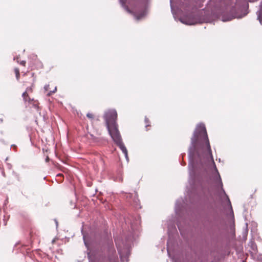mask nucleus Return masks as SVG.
<instances>
[{
    "instance_id": "obj_21",
    "label": "nucleus",
    "mask_w": 262,
    "mask_h": 262,
    "mask_svg": "<svg viewBox=\"0 0 262 262\" xmlns=\"http://www.w3.org/2000/svg\"><path fill=\"white\" fill-rule=\"evenodd\" d=\"M49 84H46L44 86V89L46 91H48L49 89Z\"/></svg>"
},
{
    "instance_id": "obj_14",
    "label": "nucleus",
    "mask_w": 262,
    "mask_h": 262,
    "mask_svg": "<svg viewBox=\"0 0 262 262\" xmlns=\"http://www.w3.org/2000/svg\"><path fill=\"white\" fill-rule=\"evenodd\" d=\"M104 115H117V111L114 109H111L108 110L107 112H105Z\"/></svg>"
},
{
    "instance_id": "obj_16",
    "label": "nucleus",
    "mask_w": 262,
    "mask_h": 262,
    "mask_svg": "<svg viewBox=\"0 0 262 262\" xmlns=\"http://www.w3.org/2000/svg\"><path fill=\"white\" fill-rule=\"evenodd\" d=\"M56 90H57V88H56V87H55L54 88V89H53V91H51L49 92H48V93L47 94V96H51L52 94L55 93Z\"/></svg>"
},
{
    "instance_id": "obj_12",
    "label": "nucleus",
    "mask_w": 262,
    "mask_h": 262,
    "mask_svg": "<svg viewBox=\"0 0 262 262\" xmlns=\"http://www.w3.org/2000/svg\"><path fill=\"white\" fill-rule=\"evenodd\" d=\"M118 147L121 150L123 154H126V152L127 151V150L124 145V143H123L122 141L118 142V143L116 144Z\"/></svg>"
},
{
    "instance_id": "obj_9",
    "label": "nucleus",
    "mask_w": 262,
    "mask_h": 262,
    "mask_svg": "<svg viewBox=\"0 0 262 262\" xmlns=\"http://www.w3.org/2000/svg\"><path fill=\"white\" fill-rule=\"evenodd\" d=\"M115 243L118 249V253L120 255V260L121 262H128V257L130 255V251L128 249H122L121 248L118 246L117 241L115 239Z\"/></svg>"
},
{
    "instance_id": "obj_7",
    "label": "nucleus",
    "mask_w": 262,
    "mask_h": 262,
    "mask_svg": "<svg viewBox=\"0 0 262 262\" xmlns=\"http://www.w3.org/2000/svg\"><path fill=\"white\" fill-rule=\"evenodd\" d=\"M122 198L125 199L129 204L137 207L139 205V200L138 199V194L135 193L134 195L130 193H127L122 191Z\"/></svg>"
},
{
    "instance_id": "obj_22",
    "label": "nucleus",
    "mask_w": 262,
    "mask_h": 262,
    "mask_svg": "<svg viewBox=\"0 0 262 262\" xmlns=\"http://www.w3.org/2000/svg\"><path fill=\"white\" fill-rule=\"evenodd\" d=\"M25 64H26V61L25 60H23L20 62V64L23 66H25Z\"/></svg>"
},
{
    "instance_id": "obj_10",
    "label": "nucleus",
    "mask_w": 262,
    "mask_h": 262,
    "mask_svg": "<svg viewBox=\"0 0 262 262\" xmlns=\"http://www.w3.org/2000/svg\"><path fill=\"white\" fill-rule=\"evenodd\" d=\"M135 18L137 20H140L145 16L146 15V10L144 9L142 10L141 12H135L134 14Z\"/></svg>"
},
{
    "instance_id": "obj_33",
    "label": "nucleus",
    "mask_w": 262,
    "mask_h": 262,
    "mask_svg": "<svg viewBox=\"0 0 262 262\" xmlns=\"http://www.w3.org/2000/svg\"><path fill=\"white\" fill-rule=\"evenodd\" d=\"M197 22H198V23H200V22L199 21V19H198Z\"/></svg>"
},
{
    "instance_id": "obj_11",
    "label": "nucleus",
    "mask_w": 262,
    "mask_h": 262,
    "mask_svg": "<svg viewBox=\"0 0 262 262\" xmlns=\"http://www.w3.org/2000/svg\"><path fill=\"white\" fill-rule=\"evenodd\" d=\"M120 3L121 4L122 7L124 8V9L128 13H131L132 12L128 9V7L125 5L126 3H128L130 4V0H119Z\"/></svg>"
},
{
    "instance_id": "obj_4",
    "label": "nucleus",
    "mask_w": 262,
    "mask_h": 262,
    "mask_svg": "<svg viewBox=\"0 0 262 262\" xmlns=\"http://www.w3.org/2000/svg\"><path fill=\"white\" fill-rule=\"evenodd\" d=\"M107 129L115 144L122 141L118 128L117 119L118 116H103Z\"/></svg>"
},
{
    "instance_id": "obj_27",
    "label": "nucleus",
    "mask_w": 262,
    "mask_h": 262,
    "mask_svg": "<svg viewBox=\"0 0 262 262\" xmlns=\"http://www.w3.org/2000/svg\"><path fill=\"white\" fill-rule=\"evenodd\" d=\"M55 224L56 225V227H57V226H58V222H57V220H56V219L55 220Z\"/></svg>"
},
{
    "instance_id": "obj_32",
    "label": "nucleus",
    "mask_w": 262,
    "mask_h": 262,
    "mask_svg": "<svg viewBox=\"0 0 262 262\" xmlns=\"http://www.w3.org/2000/svg\"><path fill=\"white\" fill-rule=\"evenodd\" d=\"M182 165H186V163H184V164H182Z\"/></svg>"
},
{
    "instance_id": "obj_5",
    "label": "nucleus",
    "mask_w": 262,
    "mask_h": 262,
    "mask_svg": "<svg viewBox=\"0 0 262 262\" xmlns=\"http://www.w3.org/2000/svg\"><path fill=\"white\" fill-rule=\"evenodd\" d=\"M89 262H93L91 259L90 253H88ZM98 262H118V256L113 245L108 244L104 251L101 254Z\"/></svg>"
},
{
    "instance_id": "obj_26",
    "label": "nucleus",
    "mask_w": 262,
    "mask_h": 262,
    "mask_svg": "<svg viewBox=\"0 0 262 262\" xmlns=\"http://www.w3.org/2000/svg\"><path fill=\"white\" fill-rule=\"evenodd\" d=\"M49 158L48 157H47L46 158V161L47 162L49 161Z\"/></svg>"
},
{
    "instance_id": "obj_30",
    "label": "nucleus",
    "mask_w": 262,
    "mask_h": 262,
    "mask_svg": "<svg viewBox=\"0 0 262 262\" xmlns=\"http://www.w3.org/2000/svg\"><path fill=\"white\" fill-rule=\"evenodd\" d=\"M12 146L14 147V148H16V146L15 145H12Z\"/></svg>"
},
{
    "instance_id": "obj_25",
    "label": "nucleus",
    "mask_w": 262,
    "mask_h": 262,
    "mask_svg": "<svg viewBox=\"0 0 262 262\" xmlns=\"http://www.w3.org/2000/svg\"><path fill=\"white\" fill-rule=\"evenodd\" d=\"M14 60H16L17 62H19V61H18V57H14Z\"/></svg>"
},
{
    "instance_id": "obj_20",
    "label": "nucleus",
    "mask_w": 262,
    "mask_h": 262,
    "mask_svg": "<svg viewBox=\"0 0 262 262\" xmlns=\"http://www.w3.org/2000/svg\"><path fill=\"white\" fill-rule=\"evenodd\" d=\"M198 156H199V157H202V156L203 157V158L204 159L205 161H206V162H208L209 161V159L206 160V159H205L204 158V157L203 156L202 154H198ZM197 158H199V157H197Z\"/></svg>"
},
{
    "instance_id": "obj_29",
    "label": "nucleus",
    "mask_w": 262,
    "mask_h": 262,
    "mask_svg": "<svg viewBox=\"0 0 262 262\" xmlns=\"http://www.w3.org/2000/svg\"><path fill=\"white\" fill-rule=\"evenodd\" d=\"M181 156H182V158H183V157H184V156H185V153H184V154H181Z\"/></svg>"
},
{
    "instance_id": "obj_3",
    "label": "nucleus",
    "mask_w": 262,
    "mask_h": 262,
    "mask_svg": "<svg viewBox=\"0 0 262 262\" xmlns=\"http://www.w3.org/2000/svg\"><path fill=\"white\" fill-rule=\"evenodd\" d=\"M182 8V15L179 20L183 24L193 25L196 23V7L195 0H185Z\"/></svg>"
},
{
    "instance_id": "obj_18",
    "label": "nucleus",
    "mask_w": 262,
    "mask_h": 262,
    "mask_svg": "<svg viewBox=\"0 0 262 262\" xmlns=\"http://www.w3.org/2000/svg\"><path fill=\"white\" fill-rule=\"evenodd\" d=\"M171 11L173 14V17H174V19H176V14L174 12V9L173 8L172 5H171Z\"/></svg>"
},
{
    "instance_id": "obj_24",
    "label": "nucleus",
    "mask_w": 262,
    "mask_h": 262,
    "mask_svg": "<svg viewBox=\"0 0 262 262\" xmlns=\"http://www.w3.org/2000/svg\"><path fill=\"white\" fill-rule=\"evenodd\" d=\"M3 221H4V225H5V226H6V225H7V222L6 220L4 219V220H3Z\"/></svg>"
},
{
    "instance_id": "obj_34",
    "label": "nucleus",
    "mask_w": 262,
    "mask_h": 262,
    "mask_svg": "<svg viewBox=\"0 0 262 262\" xmlns=\"http://www.w3.org/2000/svg\"><path fill=\"white\" fill-rule=\"evenodd\" d=\"M61 174H58L57 176H61Z\"/></svg>"
},
{
    "instance_id": "obj_17",
    "label": "nucleus",
    "mask_w": 262,
    "mask_h": 262,
    "mask_svg": "<svg viewBox=\"0 0 262 262\" xmlns=\"http://www.w3.org/2000/svg\"><path fill=\"white\" fill-rule=\"evenodd\" d=\"M144 121H145V123L146 124V125H145V127L146 128H147V126H150V125L148 124L149 121V120L148 119V118L147 117L145 118Z\"/></svg>"
},
{
    "instance_id": "obj_31",
    "label": "nucleus",
    "mask_w": 262,
    "mask_h": 262,
    "mask_svg": "<svg viewBox=\"0 0 262 262\" xmlns=\"http://www.w3.org/2000/svg\"><path fill=\"white\" fill-rule=\"evenodd\" d=\"M128 245H129V244H127V246H128ZM128 249L129 250V249H128V247H126V248H124V249ZM123 249H124V248H123Z\"/></svg>"
},
{
    "instance_id": "obj_19",
    "label": "nucleus",
    "mask_w": 262,
    "mask_h": 262,
    "mask_svg": "<svg viewBox=\"0 0 262 262\" xmlns=\"http://www.w3.org/2000/svg\"><path fill=\"white\" fill-rule=\"evenodd\" d=\"M124 154V156H125V159H126V161H127V162H128V161H129V158H128V152H127H127H126V154Z\"/></svg>"
},
{
    "instance_id": "obj_1",
    "label": "nucleus",
    "mask_w": 262,
    "mask_h": 262,
    "mask_svg": "<svg viewBox=\"0 0 262 262\" xmlns=\"http://www.w3.org/2000/svg\"><path fill=\"white\" fill-rule=\"evenodd\" d=\"M187 195L176 200L177 216L167 222V251L172 262H196V181H188Z\"/></svg>"
},
{
    "instance_id": "obj_28",
    "label": "nucleus",
    "mask_w": 262,
    "mask_h": 262,
    "mask_svg": "<svg viewBox=\"0 0 262 262\" xmlns=\"http://www.w3.org/2000/svg\"><path fill=\"white\" fill-rule=\"evenodd\" d=\"M46 116H45V115L42 116V118H43V119L44 120H45L46 119Z\"/></svg>"
},
{
    "instance_id": "obj_8",
    "label": "nucleus",
    "mask_w": 262,
    "mask_h": 262,
    "mask_svg": "<svg viewBox=\"0 0 262 262\" xmlns=\"http://www.w3.org/2000/svg\"><path fill=\"white\" fill-rule=\"evenodd\" d=\"M33 86V85H32L31 87H28L26 89V91L23 93L22 97L25 102H28L29 104H32L35 108H37L38 107L37 101L34 100L33 99H31L29 97L28 94V93H31L32 92Z\"/></svg>"
},
{
    "instance_id": "obj_6",
    "label": "nucleus",
    "mask_w": 262,
    "mask_h": 262,
    "mask_svg": "<svg viewBox=\"0 0 262 262\" xmlns=\"http://www.w3.org/2000/svg\"><path fill=\"white\" fill-rule=\"evenodd\" d=\"M124 222L126 225L129 224L132 230V236L134 238L135 236H137L139 232V226L140 225V217L138 216H129L124 218Z\"/></svg>"
},
{
    "instance_id": "obj_23",
    "label": "nucleus",
    "mask_w": 262,
    "mask_h": 262,
    "mask_svg": "<svg viewBox=\"0 0 262 262\" xmlns=\"http://www.w3.org/2000/svg\"><path fill=\"white\" fill-rule=\"evenodd\" d=\"M89 119H93L94 118V116H86Z\"/></svg>"
},
{
    "instance_id": "obj_13",
    "label": "nucleus",
    "mask_w": 262,
    "mask_h": 262,
    "mask_svg": "<svg viewBox=\"0 0 262 262\" xmlns=\"http://www.w3.org/2000/svg\"><path fill=\"white\" fill-rule=\"evenodd\" d=\"M81 233L83 236V240L84 244V245L87 248L88 250L89 249L90 244L88 240L87 235L84 233L83 229H81Z\"/></svg>"
},
{
    "instance_id": "obj_2",
    "label": "nucleus",
    "mask_w": 262,
    "mask_h": 262,
    "mask_svg": "<svg viewBox=\"0 0 262 262\" xmlns=\"http://www.w3.org/2000/svg\"><path fill=\"white\" fill-rule=\"evenodd\" d=\"M198 154H202L206 160L209 158L211 159L212 163L211 165L209 166V169L210 170H211L212 174L214 175V178L216 177V179L219 180L221 188V191L226 197L229 204L231 206L229 199L223 188V183L221 181V178L213 160L205 126L202 123L198 125Z\"/></svg>"
},
{
    "instance_id": "obj_15",
    "label": "nucleus",
    "mask_w": 262,
    "mask_h": 262,
    "mask_svg": "<svg viewBox=\"0 0 262 262\" xmlns=\"http://www.w3.org/2000/svg\"><path fill=\"white\" fill-rule=\"evenodd\" d=\"M14 71L15 73L16 78L17 80H19V76H20L19 69L17 68H15L14 69Z\"/></svg>"
}]
</instances>
